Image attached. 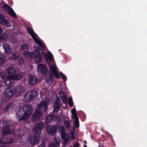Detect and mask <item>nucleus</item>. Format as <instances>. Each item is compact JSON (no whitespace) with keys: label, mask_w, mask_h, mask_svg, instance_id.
Wrapping results in <instances>:
<instances>
[{"label":"nucleus","mask_w":147,"mask_h":147,"mask_svg":"<svg viewBox=\"0 0 147 147\" xmlns=\"http://www.w3.org/2000/svg\"><path fill=\"white\" fill-rule=\"evenodd\" d=\"M33 108L30 105H24L22 107H20L17 111V117L19 121H26L31 116L33 112Z\"/></svg>","instance_id":"obj_1"},{"label":"nucleus","mask_w":147,"mask_h":147,"mask_svg":"<svg viewBox=\"0 0 147 147\" xmlns=\"http://www.w3.org/2000/svg\"><path fill=\"white\" fill-rule=\"evenodd\" d=\"M49 101V100L46 98L45 100L42 101L38 104V109L35 111L32 115V122H34L39 120L42 117V113L41 111H45L47 109Z\"/></svg>","instance_id":"obj_2"},{"label":"nucleus","mask_w":147,"mask_h":147,"mask_svg":"<svg viewBox=\"0 0 147 147\" xmlns=\"http://www.w3.org/2000/svg\"><path fill=\"white\" fill-rule=\"evenodd\" d=\"M24 91V88L22 86H18L16 88L12 89L10 88L6 89L4 94V97L7 99L13 97L14 95L20 96Z\"/></svg>","instance_id":"obj_3"},{"label":"nucleus","mask_w":147,"mask_h":147,"mask_svg":"<svg viewBox=\"0 0 147 147\" xmlns=\"http://www.w3.org/2000/svg\"><path fill=\"white\" fill-rule=\"evenodd\" d=\"M44 55L46 60L48 63L53 61V56L52 53L50 51H48L46 54L44 53ZM49 63L50 70L53 76L57 78H60V75L57 70V67L54 64L50 65Z\"/></svg>","instance_id":"obj_4"},{"label":"nucleus","mask_w":147,"mask_h":147,"mask_svg":"<svg viewBox=\"0 0 147 147\" xmlns=\"http://www.w3.org/2000/svg\"><path fill=\"white\" fill-rule=\"evenodd\" d=\"M44 127V123L40 122L33 128V130L35 132V134L29 139L32 145H34L38 142L40 138V133L41 132V129H43Z\"/></svg>","instance_id":"obj_5"},{"label":"nucleus","mask_w":147,"mask_h":147,"mask_svg":"<svg viewBox=\"0 0 147 147\" xmlns=\"http://www.w3.org/2000/svg\"><path fill=\"white\" fill-rule=\"evenodd\" d=\"M28 31L35 43L43 49H46V47L42 40L39 39L38 36L35 34L32 28H28Z\"/></svg>","instance_id":"obj_6"},{"label":"nucleus","mask_w":147,"mask_h":147,"mask_svg":"<svg viewBox=\"0 0 147 147\" xmlns=\"http://www.w3.org/2000/svg\"><path fill=\"white\" fill-rule=\"evenodd\" d=\"M10 122L7 121H4L3 122V126L4 127V128L3 130L1 133L2 136H4L6 135L10 134H12L13 133V128L12 126H9V125Z\"/></svg>","instance_id":"obj_7"},{"label":"nucleus","mask_w":147,"mask_h":147,"mask_svg":"<svg viewBox=\"0 0 147 147\" xmlns=\"http://www.w3.org/2000/svg\"><path fill=\"white\" fill-rule=\"evenodd\" d=\"M38 95V92L36 90L29 91L24 95V100L26 102L32 100H34Z\"/></svg>","instance_id":"obj_8"},{"label":"nucleus","mask_w":147,"mask_h":147,"mask_svg":"<svg viewBox=\"0 0 147 147\" xmlns=\"http://www.w3.org/2000/svg\"><path fill=\"white\" fill-rule=\"evenodd\" d=\"M39 80V79L35 76L31 75L29 77L28 81L30 84L33 85L38 83Z\"/></svg>","instance_id":"obj_9"},{"label":"nucleus","mask_w":147,"mask_h":147,"mask_svg":"<svg viewBox=\"0 0 147 147\" xmlns=\"http://www.w3.org/2000/svg\"><path fill=\"white\" fill-rule=\"evenodd\" d=\"M22 56L18 53H13L12 56L10 57V59H17L18 58H20L19 60L18 64L19 65H21L24 63V61L22 59Z\"/></svg>","instance_id":"obj_10"},{"label":"nucleus","mask_w":147,"mask_h":147,"mask_svg":"<svg viewBox=\"0 0 147 147\" xmlns=\"http://www.w3.org/2000/svg\"><path fill=\"white\" fill-rule=\"evenodd\" d=\"M7 71L10 76L15 75L17 72L16 68L13 66L9 67L7 69Z\"/></svg>","instance_id":"obj_11"},{"label":"nucleus","mask_w":147,"mask_h":147,"mask_svg":"<svg viewBox=\"0 0 147 147\" xmlns=\"http://www.w3.org/2000/svg\"><path fill=\"white\" fill-rule=\"evenodd\" d=\"M38 70L43 74H45L47 71V67L43 64H40L37 67Z\"/></svg>","instance_id":"obj_12"},{"label":"nucleus","mask_w":147,"mask_h":147,"mask_svg":"<svg viewBox=\"0 0 147 147\" xmlns=\"http://www.w3.org/2000/svg\"><path fill=\"white\" fill-rule=\"evenodd\" d=\"M56 131L55 126H50L48 127L47 131L49 135H53L55 134Z\"/></svg>","instance_id":"obj_13"},{"label":"nucleus","mask_w":147,"mask_h":147,"mask_svg":"<svg viewBox=\"0 0 147 147\" xmlns=\"http://www.w3.org/2000/svg\"><path fill=\"white\" fill-rule=\"evenodd\" d=\"M54 115L53 113H50L46 117L45 119L46 124L47 125L50 124L54 119Z\"/></svg>","instance_id":"obj_14"},{"label":"nucleus","mask_w":147,"mask_h":147,"mask_svg":"<svg viewBox=\"0 0 147 147\" xmlns=\"http://www.w3.org/2000/svg\"><path fill=\"white\" fill-rule=\"evenodd\" d=\"M61 101L60 98L59 97L57 98L55 104L54 105V111L55 112L57 111L59 109Z\"/></svg>","instance_id":"obj_15"},{"label":"nucleus","mask_w":147,"mask_h":147,"mask_svg":"<svg viewBox=\"0 0 147 147\" xmlns=\"http://www.w3.org/2000/svg\"><path fill=\"white\" fill-rule=\"evenodd\" d=\"M61 139L63 140V143L65 145L68 142L69 139V135L68 133H66L61 135Z\"/></svg>","instance_id":"obj_16"},{"label":"nucleus","mask_w":147,"mask_h":147,"mask_svg":"<svg viewBox=\"0 0 147 147\" xmlns=\"http://www.w3.org/2000/svg\"><path fill=\"white\" fill-rule=\"evenodd\" d=\"M23 54L25 57L28 58H33L35 55L33 52H30L26 51L23 52Z\"/></svg>","instance_id":"obj_17"},{"label":"nucleus","mask_w":147,"mask_h":147,"mask_svg":"<svg viewBox=\"0 0 147 147\" xmlns=\"http://www.w3.org/2000/svg\"><path fill=\"white\" fill-rule=\"evenodd\" d=\"M3 47L4 49L5 52L7 54H9L11 52V49L9 45L7 43H5L3 45Z\"/></svg>","instance_id":"obj_18"},{"label":"nucleus","mask_w":147,"mask_h":147,"mask_svg":"<svg viewBox=\"0 0 147 147\" xmlns=\"http://www.w3.org/2000/svg\"><path fill=\"white\" fill-rule=\"evenodd\" d=\"M53 79L51 75L49 74H47L45 78V82L48 84H51L53 82Z\"/></svg>","instance_id":"obj_19"},{"label":"nucleus","mask_w":147,"mask_h":147,"mask_svg":"<svg viewBox=\"0 0 147 147\" xmlns=\"http://www.w3.org/2000/svg\"><path fill=\"white\" fill-rule=\"evenodd\" d=\"M59 93L62 100L64 104H66L67 103V97L66 95L62 91H60Z\"/></svg>","instance_id":"obj_20"},{"label":"nucleus","mask_w":147,"mask_h":147,"mask_svg":"<svg viewBox=\"0 0 147 147\" xmlns=\"http://www.w3.org/2000/svg\"><path fill=\"white\" fill-rule=\"evenodd\" d=\"M2 31L1 28H0V41H3L6 40L8 37L7 35L5 34H1Z\"/></svg>","instance_id":"obj_21"},{"label":"nucleus","mask_w":147,"mask_h":147,"mask_svg":"<svg viewBox=\"0 0 147 147\" xmlns=\"http://www.w3.org/2000/svg\"><path fill=\"white\" fill-rule=\"evenodd\" d=\"M14 141L12 138L10 139H7L6 138L2 139L0 140V143L3 144L11 143L13 142Z\"/></svg>","instance_id":"obj_22"},{"label":"nucleus","mask_w":147,"mask_h":147,"mask_svg":"<svg viewBox=\"0 0 147 147\" xmlns=\"http://www.w3.org/2000/svg\"><path fill=\"white\" fill-rule=\"evenodd\" d=\"M7 79L4 80V83L7 85H9L11 84L12 83V80L11 78V76H9L6 77Z\"/></svg>","instance_id":"obj_23"},{"label":"nucleus","mask_w":147,"mask_h":147,"mask_svg":"<svg viewBox=\"0 0 147 147\" xmlns=\"http://www.w3.org/2000/svg\"><path fill=\"white\" fill-rule=\"evenodd\" d=\"M43 52H41V54H37V56H36L35 58V61L36 62H41L42 61V58L41 57V55L43 54Z\"/></svg>","instance_id":"obj_24"},{"label":"nucleus","mask_w":147,"mask_h":147,"mask_svg":"<svg viewBox=\"0 0 147 147\" xmlns=\"http://www.w3.org/2000/svg\"><path fill=\"white\" fill-rule=\"evenodd\" d=\"M0 22L2 24L4 25L6 27L9 26L10 25V24L8 21L6 20L5 19V18H4L3 19L1 20Z\"/></svg>","instance_id":"obj_25"},{"label":"nucleus","mask_w":147,"mask_h":147,"mask_svg":"<svg viewBox=\"0 0 147 147\" xmlns=\"http://www.w3.org/2000/svg\"><path fill=\"white\" fill-rule=\"evenodd\" d=\"M22 76L20 74H18L16 75L11 76V78L12 80H18L22 78Z\"/></svg>","instance_id":"obj_26"},{"label":"nucleus","mask_w":147,"mask_h":147,"mask_svg":"<svg viewBox=\"0 0 147 147\" xmlns=\"http://www.w3.org/2000/svg\"><path fill=\"white\" fill-rule=\"evenodd\" d=\"M7 12L9 15L12 17L15 18L17 17L16 13L14 12L12 8Z\"/></svg>","instance_id":"obj_27"},{"label":"nucleus","mask_w":147,"mask_h":147,"mask_svg":"<svg viewBox=\"0 0 147 147\" xmlns=\"http://www.w3.org/2000/svg\"><path fill=\"white\" fill-rule=\"evenodd\" d=\"M28 48L29 47L27 44H22L21 47V50L23 53L25 51H27Z\"/></svg>","instance_id":"obj_28"},{"label":"nucleus","mask_w":147,"mask_h":147,"mask_svg":"<svg viewBox=\"0 0 147 147\" xmlns=\"http://www.w3.org/2000/svg\"><path fill=\"white\" fill-rule=\"evenodd\" d=\"M59 131L61 134L66 133L65 132V129L64 127L63 126H61L59 127Z\"/></svg>","instance_id":"obj_29"},{"label":"nucleus","mask_w":147,"mask_h":147,"mask_svg":"<svg viewBox=\"0 0 147 147\" xmlns=\"http://www.w3.org/2000/svg\"><path fill=\"white\" fill-rule=\"evenodd\" d=\"M73 119H75V122L74 124L76 127H78L79 126V121H78V117H76L74 118H72Z\"/></svg>","instance_id":"obj_30"},{"label":"nucleus","mask_w":147,"mask_h":147,"mask_svg":"<svg viewBox=\"0 0 147 147\" xmlns=\"http://www.w3.org/2000/svg\"><path fill=\"white\" fill-rule=\"evenodd\" d=\"M76 109L74 108H73V109L71 110L72 118H75L76 117H78L76 113Z\"/></svg>","instance_id":"obj_31"},{"label":"nucleus","mask_w":147,"mask_h":147,"mask_svg":"<svg viewBox=\"0 0 147 147\" xmlns=\"http://www.w3.org/2000/svg\"><path fill=\"white\" fill-rule=\"evenodd\" d=\"M14 105L13 103L10 104L4 109L5 111H7L9 109H11L14 106Z\"/></svg>","instance_id":"obj_32"},{"label":"nucleus","mask_w":147,"mask_h":147,"mask_svg":"<svg viewBox=\"0 0 147 147\" xmlns=\"http://www.w3.org/2000/svg\"><path fill=\"white\" fill-rule=\"evenodd\" d=\"M70 135L71 136L70 138L71 140H73L75 138L76 135L74 131V130H72L71 131Z\"/></svg>","instance_id":"obj_33"},{"label":"nucleus","mask_w":147,"mask_h":147,"mask_svg":"<svg viewBox=\"0 0 147 147\" xmlns=\"http://www.w3.org/2000/svg\"><path fill=\"white\" fill-rule=\"evenodd\" d=\"M3 8L7 12L11 8V7L7 4L4 5L3 6Z\"/></svg>","instance_id":"obj_34"},{"label":"nucleus","mask_w":147,"mask_h":147,"mask_svg":"<svg viewBox=\"0 0 147 147\" xmlns=\"http://www.w3.org/2000/svg\"><path fill=\"white\" fill-rule=\"evenodd\" d=\"M33 50L36 52V55L37 54H40L41 53L42 51L40 50L41 52L40 51V50L38 49V47H34L33 48Z\"/></svg>","instance_id":"obj_35"},{"label":"nucleus","mask_w":147,"mask_h":147,"mask_svg":"<svg viewBox=\"0 0 147 147\" xmlns=\"http://www.w3.org/2000/svg\"><path fill=\"white\" fill-rule=\"evenodd\" d=\"M54 141L56 142L57 145H59L60 143V138L59 136H55L54 138Z\"/></svg>","instance_id":"obj_36"},{"label":"nucleus","mask_w":147,"mask_h":147,"mask_svg":"<svg viewBox=\"0 0 147 147\" xmlns=\"http://www.w3.org/2000/svg\"><path fill=\"white\" fill-rule=\"evenodd\" d=\"M64 124L66 126L67 128L69 129L70 127V123L68 121H65L64 122Z\"/></svg>","instance_id":"obj_37"},{"label":"nucleus","mask_w":147,"mask_h":147,"mask_svg":"<svg viewBox=\"0 0 147 147\" xmlns=\"http://www.w3.org/2000/svg\"><path fill=\"white\" fill-rule=\"evenodd\" d=\"M72 99L71 97H69L68 99V103L70 106L72 107L73 105V102L72 101Z\"/></svg>","instance_id":"obj_38"},{"label":"nucleus","mask_w":147,"mask_h":147,"mask_svg":"<svg viewBox=\"0 0 147 147\" xmlns=\"http://www.w3.org/2000/svg\"><path fill=\"white\" fill-rule=\"evenodd\" d=\"M60 74L61 75V78L64 80V81H65L66 80V78L65 76L63 74L62 72H60Z\"/></svg>","instance_id":"obj_39"},{"label":"nucleus","mask_w":147,"mask_h":147,"mask_svg":"<svg viewBox=\"0 0 147 147\" xmlns=\"http://www.w3.org/2000/svg\"><path fill=\"white\" fill-rule=\"evenodd\" d=\"M46 92V90L43 89V91L40 92V97L41 98H42L44 97V94L45 92Z\"/></svg>","instance_id":"obj_40"},{"label":"nucleus","mask_w":147,"mask_h":147,"mask_svg":"<svg viewBox=\"0 0 147 147\" xmlns=\"http://www.w3.org/2000/svg\"><path fill=\"white\" fill-rule=\"evenodd\" d=\"M25 26H24V28H31L30 24L29 23H25Z\"/></svg>","instance_id":"obj_41"},{"label":"nucleus","mask_w":147,"mask_h":147,"mask_svg":"<svg viewBox=\"0 0 147 147\" xmlns=\"http://www.w3.org/2000/svg\"><path fill=\"white\" fill-rule=\"evenodd\" d=\"M73 146L74 147H79L80 144L78 142H76L74 144H73Z\"/></svg>","instance_id":"obj_42"},{"label":"nucleus","mask_w":147,"mask_h":147,"mask_svg":"<svg viewBox=\"0 0 147 147\" xmlns=\"http://www.w3.org/2000/svg\"><path fill=\"white\" fill-rule=\"evenodd\" d=\"M49 147H57L54 143H51Z\"/></svg>","instance_id":"obj_43"},{"label":"nucleus","mask_w":147,"mask_h":147,"mask_svg":"<svg viewBox=\"0 0 147 147\" xmlns=\"http://www.w3.org/2000/svg\"><path fill=\"white\" fill-rule=\"evenodd\" d=\"M4 18H5L4 16L2 14L0 13V22L1 21V20H2Z\"/></svg>","instance_id":"obj_44"},{"label":"nucleus","mask_w":147,"mask_h":147,"mask_svg":"<svg viewBox=\"0 0 147 147\" xmlns=\"http://www.w3.org/2000/svg\"><path fill=\"white\" fill-rule=\"evenodd\" d=\"M45 145L44 143L40 144V146L41 147H45Z\"/></svg>","instance_id":"obj_45"},{"label":"nucleus","mask_w":147,"mask_h":147,"mask_svg":"<svg viewBox=\"0 0 147 147\" xmlns=\"http://www.w3.org/2000/svg\"><path fill=\"white\" fill-rule=\"evenodd\" d=\"M102 144H99V147L101 146V147H102Z\"/></svg>","instance_id":"obj_46"},{"label":"nucleus","mask_w":147,"mask_h":147,"mask_svg":"<svg viewBox=\"0 0 147 147\" xmlns=\"http://www.w3.org/2000/svg\"><path fill=\"white\" fill-rule=\"evenodd\" d=\"M83 147H87L86 145H84Z\"/></svg>","instance_id":"obj_47"},{"label":"nucleus","mask_w":147,"mask_h":147,"mask_svg":"<svg viewBox=\"0 0 147 147\" xmlns=\"http://www.w3.org/2000/svg\"><path fill=\"white\" fill-rule=\"evenodd\" d=\"M84 142L86 144L87 143L86 141V140L84 141Z\"/></svg>","instance_id":"obj_48"}]
</instances>
